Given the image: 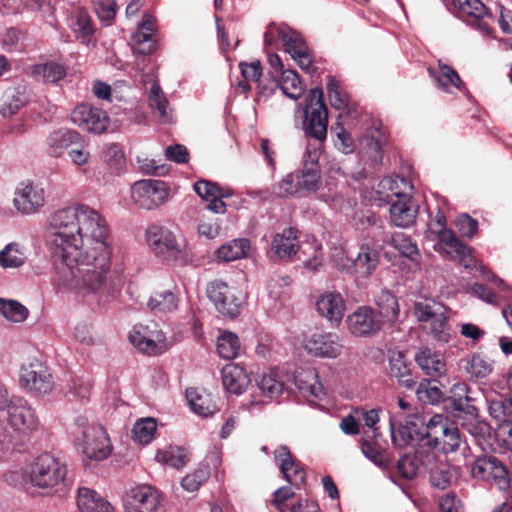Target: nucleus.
I'll return each instance as SVG.
<instances>
[{
    "mask_svg": "<svg viewBox=\"0 0 512 512\" xmlns=\"http://www.w3.org/2000/svg\"><path fill=\"white\" fill-rule=\"evenodd\" d=\"M44 240L59 292L87 298L108 290L113 246L108 223L96 209L85 204L57 209L47 219Z\"/></svg>",
    "mask_w": 512,
    "mask_h": 512,
    "instance_id": "f257e3e1",
    "label": "nucleus"
},
{
    "mask_svg": "<svg viewBox=\"0 0 512 512\" xmlns=\"http://www.w3.org/2000/svg\"><path fill=\"white\" fill-rule=\"evenodd\" d=\"M67 466L51 453H42L34 458L25 471L10 472L7 481L26 490L37 489L44 495H67L72 487L67 477Z\"/></svg>",
    "mask_w": 512,
    "mask_h": 512,
    "instance_id": "f03ea898",
    "label": "nucleus"
},
{
    "mask_svg": "<svg viewBox=\"0 0 512 512\" xmlns=\"http://www.w3.org/2000/svg\"><path fill=\"white\" fill-rule=\"evenodd\" d=\"M323 96L321 88H313L306 95L304 102L298 104V110L303 113V130L309 139L303 155V167L319 168L318 162L328 126V111Z\"/></svg>",
    "mask_w": 512,
    "mask_h": 512,
    "instance_id": "7ed1b4c3",
    "label": "nucleus"
},
{
    "mask_svg": "<svg viewBox=\"0 0 512 512\" xmlns=\"http://www.w3.org/2000/svg\"><path fill=\"white\" fill-rule=\"evenodd\" d=\"M6 411L12 431L0 433L1 456L22 451L28 434L37 430L40 423L35 408L21 396H12Z\"/></svg>",
    "mask_w": 512,
    "mask_h": 512,
    "instance_id": "20e7f679",
    "label": "nucleus"
},
{
    "mask_svg": "<svg viewBox=\"0 0 512 512\" xmlns=\"http://www.w3.org/2000/svg\"><path fill=\"white\" fill-rule=\"evenodd\" d=\"M75 425L78 430L77 445L87 458L101 461L111 454V440L101 425L90 423L84 416L77 417Z\"/></svg>",
    "mask_w": 512,
    "mask_h": 512,
    "instance_id": "39448f33",
    "label": "nucleus"
},
{
    "mask_svg": "<svg viewBox=\"0 0 512 512\" xmlns=\"http://www.w3.org/2000/svg\"><path fill=\"white\" fill-rule=\"evenodd\" d=\"M281 40L285 51L297 62L301 69L310 71L312 65V55L302 36L288 26L281 24L268 25L264 33V43L266 47L276 44Z\"/></svg>",
    "mask_w": 512,
    "mask_h": 512,
    "instance_id": "423d86ee",
    "label": "nucleus"
},
{
    "mask_svg": "<svg viewBox=\"0 0 512 512\" xmlns=\"http://www.w3.org/2000/svg\"><path fill=\"white\" fill-rule=\"evenodd\" d=\"M379 261L380 252L370 243L361 244L358 252L352 258H348L343 251H336L333 256L335 266L340 271L352 275L356 280L371 276Z\"/></svg>",
    "mask_w": 512,
    "mask_h": 512,
    "instance_id": "0eeeda50",
    "label": "nucleus"
},
{
    "mask_svg": "<svg viewBox=\"0 0 512 512\" xmlns=\"http://www.w3.org/2000/svg\"><path fill=\"white\" fill-rule=\"evenodd\" d=\"M46 201V183L41 179H25L15 187L12 204L21 216H33L43 210Z\"/></svg>",
    "mask_w": 512,
    "mask_h": 512,
    "instance_id": "6e6552de",
    "label": "nucleus"
},
{
    "mask_svg": "<svg viewBox=\"0 0 512 512\" xmlns=\"http://www.w3.org/2000/svg\"><path fill=\"white\" fill-rule=\"evenodd\" d=\"M421 442L427 449L440 448L444 453L456 451L461 444V436L457 427L448 426L441 414H435L425 424V433L421 434Z\"/></svg>",
    "mask_w": 512,
    "mask_h": 512,
    "instance_id": "1a4fd4ad",
    "label": "nucleus"
},
{
    "mask_svg": "<svg viewBox=\"0 0 512 512\" xmlns=\"http://www.w3.org/2000/svg\"><path fill=\"white\" fill-rule=\"evenodd\" d=\"M19 386L27 394L42 398L50 395L55 382L49 368L38 359H31L21 365Z\"/></svg>",
    "mask_w": 512,
    "mask_h": 512,
    "instance_id": "9d476101",
    "label": "nucleus"
},
{
    "mask_svg": "<svg viewBox=\"0 0 512 512\" xmlns=\"http://www.w3.org/2000/svg\"><path fill=\"white\" fill-rule=\"evenodd\" d=\"M170 192L169 184L157 179L138 180L130 189L133 204L144 210H154L165 204Z\"/></svg>",
    "mask_w": 512,
    "mask_h": 512,
    "instance_id": "9b49d317",
    "label": "nucleus"
},
{
    "mask_svg": "<svg viewBox=\"0 0 512 512\" xmlns=\"http://www.w3.org/2000/svg\"><path fill=\"white\" fill-rule=\"evenodd\" d=\"M414 315L418 321L430 323V333L436 341L441 343L450 341L451 330L446 309L440 303L434 301L416 302Z\"/></svg>",
    "mask_w": 512,
    "mask_h": 512,
    "instance_id": "f8f14e48",
    "label": "nucleus"
},
{
    "mask_svg": "<svg viewBox=\"0 0 512 512\" xmlns=\"http://www.w3.org/2000/svg\"><path fill=\"white\" fill-rule=\"evenodd\" d=\"M129 341L139 352L150 356L161 355L170 346L157 324L135 325L129 333Z\"/></svg>",
    "mask_w": 512,
    "mask_h": 512,
    "instance_id": "ddd939ff",
    "label": "nucleus"
},
{
    "mask_svg": "<svg viewBox=\"0 0 512 512\" xmlns=\"http://www.w3.org/2000/svg\"><path fill=\"white\" fill-rule=\"evenodd\" d=\"M418 455L422 467L429 472V481L433 487L444 490L457 481L460 475L459 467L438 459L431 449L425 454L420 451Z\"/></svg>",
    "mask_w": 512,
    "mask_h": 512,
    "instance_id": "4468645a",
    "label": "nucleus"
},
{
    "mask_svg": "<svg viewBox=\"0 0 512 512\" xmlns=\"http://www.w3.org/2000/svg\"><path fill=\"white\" fill-rule=\"evenodd\" d=\"M463 21L483 36H491L494 17L480 0H455Z\"/></svg>",
    "mask_w": 512,
    "mask_h": 512,
    "instance_id": "2eb2a0df",
    "label": "nucleus"
},
{
    "mask_svg": "<svg viewBox=\"0 0 512 512\" xmlns=\"http://www.w3.org/2000/svg\"><path fill=\"white\" fill-rule=\"evenodd\" d=\"M71 121L79 128L93 134L104 133L109 125V117L104 110L86 103L74 108Z\"/></svg>",
    "mask_w": 512,
    "mask_h": 512,
    "instance_id": "dca6fc26",
    "label": "nucleus"
},
{
    "mask_svg": "<svg viewBox=\"0 0 512 512\" xmlns=\"http://www.w3.org/2000/svg\"><path fill=\"white\" fill-rule=\"evenodd\" d=\"M343 348L341 337L335 333L316 332L304 340V349L315 357L335 359L342 354Z\"/></svg>",
    "mask_w": 512,
    "mask_h": 512,
    "instance_id": "f3484780",
    "label": "nucleus"
},
{
    "mask_svg": "<svg viewBox=\"0 0 512 512\" xmlns=\"http://www.w3.org/2000/svg\"><path fill=\"white\" fill-rule=\"evenodd\" d=\"M145 236L149 247L159 256H175L182 251V245L175 234L165 226L151 225L147 228Z\"/></svg>",
    "mask_w": 512,
    "mask_h": 512,
    "instance_id": "a211bd4d",
    "label": "nucleus"
},
{
    "mask_svg": "<svg viewBox=\"0 0 512 512\" xmlns=\"http://www.w3.org/2000/svg\"><path fill=\"white\" fill-rule=\"evenodd\" d=\"M428 232L437 236L438 242L435 245V250L440 254L453 256V252L463 254L466 251V245L446 228V218L441 211L438 210L435 218L428 223Z\"/></svg>",
    "mask_w": 512,
    "mask_h": 512,
    "instance_id": "6ab92c4d",
    "label": "nucleus"
},
{
    "mask_svg": "<svg viewBox=\"0 0 512 512\" xmlns=\"http://www.w3.org/2000/svg\"><path fill=\"white\" fill-rule=\"evenodd\" d=\"M207 296L223 315L234 318L239 315L241 300L236 296L235 290L222 281L211 282L207 287Z\"/></svg>",
    "mask_w": 512,
    "mask_h": 512,
    "instance_id": "aec40b11",
    "label": "nucleus"
},
{
    "mask_svg": "<svg viewBox=\"0 0 512 512\" xmlns=\"http://www.w3.org/2000/svg\"><path fill=\"white\" fill-rule=\"evenodd\" d=\"M123 504L126 512H156L160 495L149 485H139L126 492Z\"/></svg>",
    "mask_w": 512,
    "mask_h": 512,
    "instance_id": "412c9836",
    "label": "nucleus"
},
{
    "mask_svg": "<svg viewBox=\"0 0 512 512\" xmlns=\"http://www.w3.org/2000/svg\"><path fill=\"white\" fill-rule=\"evenodd\" d=\"M349 331L355 336H371L382 328V319L377 311L361 306L347 317Z\"/></svg>",
    "mask_w": 512,
    "mask_h": 512,
    "instance_id": "4be33fe9",
    "label": "nucleus"
},
{
    "mask_svg": "<svg viewBox=\"0 0 512 512\" xmlns=\"http://www.w3.org/2000/svg\"><path fill=\"white\" fill-rule=\"evenodd\" d=\"M450 398L449 411L452 416L462 425L463 421L475 419L478 416L477 408L471 403L468 396L469 387L464 382L453 385Z\"/></svg>",
    "mask_w": 512,
    "mask_h": 512,
    "instance_id": "5701e85b",
    "label": "nucleus"
},
{
    "mask_svg": "<svg viewBox=\"0 0 512 512\" xmlns=\"http://www.w3.org/2000/svg\"><path fill=\"white\" fill-rule=\"evenodd\" d=\"M318 313L327 319L331 326L337 327L341 323L346 310V303L337 291H324L316 301Z\"/></svg>",
    "mask_w": 512,
    "mask_h": 512,
    "instance_id": "b1692460",
    "label": "nucleus"
},
{
    "mask_svg": "<svg viewBox=\"0 0 512 512\" xmlns=\"http://www.w3.org/2000/svg\"><path fill=\"white\" fill-rule=\"evenodd\" d=\"M462 427L474 438L483 452L502 453L501 443L496 441L495 433H491L490 425L479 420L478 416L473 420L463 421Z\"/></svg>",
    "mask_w": 512,
    "mask_h": 512,
    "instance_id": "393cba45",
    "label": "nucleus"
},
{
    "mask_svg": "<svg viewBox=\"0 0 512 512\" xmlns=\"http://www.w3.org/2000/svg\"><path fill=\"white\" fill-rule=\"evenodd\" d=\"M414 360L426 376L432 380H437L447 374V364L444 355L429 347L420 348Z\"/></svg>",
    "mask_w": 512,
    "mask_h": 512,
    "instance_id": "a878e982",
    "label": "nucleus"
},
{
    "mask_svg": "<svg viewBox=\"0 0 512 512\" xmlns=\"http://www.w3.org/2000/svg\"><path fill=\"white\" fill-rule=\"evenodd\" d=\"M274 458L279 462L281 473L291 485L299 486L304 483L306 473L300 462L293 458L287 446H279L275 449Z\"/></svg>",
    "mask_w": 512,
    "mask_h": 512,
    "instance_id": "bb28decb",
    "label": "nucleus"
},
{
    "mask_svg": "<svg viewBox=\"0 0 512 512\" xmlns=\"http://www.w3.org/2000/svg\"><path fill=\"white\" fill-rule=\"evenodd\" d=\"M297 231L294 228H286L276 233L271 242L272 253L280 260H291L299 251Z\"/></svg>",
    "mask_w": 512,
    "mask_h": 512,
    "instance_id": "cd10ccee",
    "label": "nucleus"
},
{
    "mask_svg": "<svg viewBox=\"0 0 512 512\" xmlns=\"http://www.w3.org/2000/svg\"><path fill=\"white\" fill-rule=\"evenodd\" d=\"M75 38L86 46L95 45V26L87 10L78 8L70 17L69 23Z\"/></svg>",
    "mask_w": 512,
    "mask_h": 512,
    "instance_id": "c85d7f7f",
    "label": "nucleus"
},
{
    "mask_svg": "<svg viewBox=\"0 0 512 512\" xmlns=\"http://www.w3.org/2000/svg\"><path fill=\"white\" fill-rule=\"evenodd\" d=\"M389 211L391 222L395 226L407 228L415 222L418 206L412 201L411 197H404L392 201Z\"/></svg>",
    "mask_w": 512,
    "mask_h": 512,
    "instance_id": "c756f323",
    "label": "nucleus"
},
{
    "mask_svg": "<svg viewBox=\"0 0 512 512\" xmlns=\"http://www.w3.org/2000/svg\"><path fill=\"white\" fill-rule=\"evenodd\" d=\"M378 192L388 203L404 197H411L412 185L403 177H387L380 181Z\"/></svg>",
    "mask_w": 512,
    "mask_h": 512,
    "instance_id": "7c9ffc66",
    "label": "nucleus"
},
{
    "mask_svg": "<svg viewBox=\"0 0 512 512\" xmlns=\"http://www.w3.org/2000/svg\"><path fill=\"white\" fill-rule=\"evenodd\" d=\"M459 366L471 379H483L493 372L494 362L483 354L473 353L462 358Z\"/></svg>",
    "mask_w": 512,
    "mask_h": 512,
    "instance_id": "2f4dec72",
    "label": "nucleus"
},
{
    "mask_svg": "<svg viewBox=\"0 0 512 512\" xmlns=\"http://www.w3.org/2000/svg\"><path fill=\"white\" fill-rule=\"evenodd\" d=\"M294 380L296 387L304 397L321 399L325 395L324 386L319 381L314 369L298 371Z\"/></svg>",
    "mask_w": 512,
    "mask_h": 512,
    "instance_id": "473e14b6",
    "label": "nucleus"
},
{
    "mask_svg": "<svg viewBox=\"0 0 512 512\" xmlns=\"http://www.w3.org/2000/svg\"><path fill=\"white\" fill-rule=\"evenodd\" d=\"M149 107L161 123H168L172 119L168 99L156 80H151L150 88L147 90Z\"/></svg>",
    "mask_w": 512,
    "mask_h": 512,
    "instance_id": "72a5a7b5",
    "label": "nucleus"
},
{
    "mask_svg": "<svg viewBox=\"0 0 512 512\" xmlns=\"http://www.w3.org/2000/svg\"><path fill=\"white\" fill-rule=\"evenodd\" d=\"M81 140V135L70 129H60L51 133L47 139L49 153L54 157H61L65 152Z\"/></svg>",
    "mask_w": 512,
    "mask_h": 512,
    "instance_id": "f704fd0d",
    "label": "nucleus"
},
{
    "mask_svg": "<svg viewBox=\"0 0 512 512\" xmlns=\"http://www.w3.org/2000/svg\"><path fill=\"white\" fill-rule=\"evenodd\" d=\"M76 502L80 512H115L108 501L86 487L78 489Z\"/></svg>",
    "mask_w": 512,
    "mask_h": 512,
    "instance_id": "c9c22d12",
    "label": "nucleus"
},
{
    "mask_svg": "<svg viewBox=\"0 0 512 512\" xmlns=\"http://www.w3.org/2000/svg\"><path fill=\"white\" fill-rule=\"evenodd\" d=\"M225 389L233 394H242L249 384V378L239 364H227L221 371Z\"/></svg>",
    "mask_w": 512,
    "mask_h": 512,
    "instance_id": "e433bc0d",
    "label": "nucleus"
},
{
    "mask_svg": "<svg viewBox=\"0 0 512 512\" xmlns=\"http://www.w3.org/2000/svg\"><path fill=\"white\" fill-rule=\"evenodd\" d=\"M389 374L398 384L406 389L416 386V379L412 375L410 365L402 353L393 354L389 360Z\"/></svg>",
    "mask_w": 512,
    "mask_h": 512,
    "instance_id": "4c0bfd02",
    "label": "nucleus"
},
{
    "mask_svg": "<svg viewBox=\"0 0 512 512\" xmlns=\"http://www.w3.org/2000/svg\"><path fill=\"white\" fill-rule=\"evenodd\" d=\"M428 72L438 87L444 92H452V88H461L462 81L456 70L442 61L438 62L437 68L429 67Z\"/></svg>",
    "mask_w": 512,
    "mask_h": 512,
    "instance_id": "58836bf2",
    "label": "nucleus"
},
{
    "mask_svg": "<svg viewBox=\"0 0 512 512\" xmlns=\"http://www.w3.org/2000/svg\"><path fill=\"white\" fill-rule=\"evenodd\" d=\"M28 258L27 248L19 242H10L0 250V267L3 269H18Z\"/></svg>",
    "mask_w": 512,
    "mask_h": 512,
    "instance_id": "ea45409f",
    "label": "nucleus"
},
{
    "mask_svg": "<svg viewBox=\"0 0 512 512\" xmlns=\"http://www.w3.org/2000/svg\"><path fill=\"white\" fill-rule=\"evenodd\" d=\"M29 94L25 85L9 88L4 93V103L0 109L4 117L17 113L28 102Z\"/></svg>",
    "mask_w": 512,
    "mask_h": 512,
    "instance_id": "a19ab883",
    "label": "nucleus"
},
{
    "mask_svg": "<svg viewBox=\"0 0 512 512\" xmlns=\"http://www.w3.org/2000/svg\"><path fill=\"white\" fill-rule=\"evenodd\" d=\"M391 438L394 445L402 448L409 445L412 441L418 440L419 446L421 445V434L425 433V426L421 431L416 427L415 423H407L406 425L396 426L393 422L390 423Z\"/></svg>",
    "mask_w": 512,
    "mask_h": 512,
    "instance_id": "79ce46f5",
    "label": "nucleus"
},
{
    "mask_svg": "<svg viewBox=\"0 0 512 512\" xmlns=\"http://www.w3.org/2000/svg\"><path fill=\"white\" fill-rule=\"evenodd\" d=\"M31 74L32 77L37 81L53 84L57 83L65 77L66 70L63 65L55 61H48L34 65L32 67Z\"/></svg>",
    "mask_w": 512,
    "mask_h": 512,
    "instance_id": "37998d69",
    "label": "nucleus"
},
{
    "mask_svg": "<svg viewBox=\"0 0 512 512\" xmlns=\"http://www.w3.org/2000/svg\"><path fill=\"white\" fill-rule=\"evenodd\" d=\"M147 306L155 314L171 313L178 308V300L171 290H158L150 296Z\"/></svg>",
    "mask_w": 512,
    "mask_h": 512,
    "instance_id": "c03bdc74",
    "label": "nucleus"
},
{
    "mask_svg": "<svg viewBox=\"0 0 512 512\" xmlns=\"http://www.w3.org/2000/svg\"><path fill=\"white\" fill-rule=\"evenodd\" d=\"M250 250L248 239L241 238L223 244L216 251V257L225 262L234 261L245 257Z\"/></svg>",
    "mask_w": 512,
    "mask_h": 512,
    "instance_id": "a18cd8bd",
    "label": "nucleus"
},
{
    "mask_svg": "<svg viewBox=\"0 0 512 512\" xmlns=\"http://www.w3.org/2000/svg\"><path fill=\"white\" fill-rule=\"evenodd\" d=\"M186 399L192 411L200 416L206 417L217 411V407L207 395H202L194 388L186 390Z\"/></svg>",
    "mask_w": 512,
    "mask_h": 512,
    "instance_id": "49530a36",
    "label": "nucleus"
},
{
    "mask_svg": "<svg viewBox=\"0 0 512 512\" xmlns=\"http://www.w3.org/2000/svg\"><path fill=\"white\" fill-rule=\"evenodd\" d=\"M378 315L383 322H394L399 314V304L396 297L389 291H382L377 300Z\"/></svg>",
    "mask_w": 512,
    "mask_h": 512,
    "instance_id": "de8ad7c7",
    "label": "nucleus"
},
{
    "mask_svg": "<svg viewBox=\"0 0 512 512\" xmlns=\"http://www.w3.org/2000/svg\"><path fill=\"white\" fill-rule=\"evenodd\" d=\"M241 350L239 338L236 334L225 331L217 339V352L223 359H234Z\"/></svg>",
    "mask_w": 512,
    "mask_h": 512,
    "instance_id": "09e8293b",
    "label": "nucleus"
},
{
    "mask_svg": "<svg viewBox=\"0 0 512 512\" xmlns=\"http://www.w3.org/2000/svg\"><path fill=\"white\" fill-rule=\"evenodd\" d=\"M391 243L401 255L412 262L418 263L420 252L416 242H414L411 237L402 232L395 233L391 237Z\"/></svg>",
    "mask_w": 512,
    "mask_h": 512,
    "instance_id": "8fccbe9b",
    "label": "nucleus"
},
{
    "mask_svg": "<svg viewBox=\"0 0 512 512\" xmlns=\"http://www.w3.org/2000/svg\"><path fill=\"white\" fill-rule=\"evenodd\" d=\"M279 88L287 97L294 100L299 99L305 91L298 74L293 70L282 72Z\"/></svg>",
    "mask_w": 512,
    "mask_h": 512,
    "instance_id": "3c124183",
    "label": "nucleus"
},
{
    "mask_svg": "<svg viewBox=\"0 0 512 512\" xmlns=\"http://www.w3.org/2000/svg\"><path fill=\"white\" fill-rule=\"evenodd\" d=\"M427 450H428L427 447L423 446L421 444L416 449L413 456L404 455L399 459L397 468H398V472L400 473V475L403 478H405L407 480H411L414 477H416L420 467L422 466V463L420 462L418 454L420 451H423V453L425 454L427 452Z\"/></svg>",
    "mask_w": 512,
    "mask_h": 512,
    "instance_id": "603ef678",
    "label": "nucleus"
},
{
    "mask_svg": "<svg viewBox=\"0 0 512 512\" xmlns=\"http://www.w3.org/2000/svg\"><path fill=\"white\" fill-rule=\"evenodd\" d=\"M273 194L279 198L302 196L297 173L293 172L285 175L273 186Z\"/></svg>",
    "mask_w": 512,
    "mask_h": 512,
    "instance_id": "864d4df0",
    "label": "nucleus"
},
{
    "mask_svg": "<svg viewBox=\"0 0 512 512\" xmlns=\"http://www.w3.org/2000/svg\"><path fill=\"white\" fill-rule=\"evenodd\" d=\"M26 38L25 31L17 28H8L1 34L0 43L7 52H21L26 48Z\"/></svg>",
    "mask_w": 512,
    "mask_h": 512,
    "instance_id": "5fc2aeb1",
    "label": "nucleus"
},
{
    "mask_svg": "<svg viewBox=\"0 0 512 512\" xmlns=\"http://www.w3.org/2000/svg\"><path fill=\"white\" fill-rule=\"evenodd\" d=\"M296 173L299 178L302 196H306L319 189L321 184L319 168L303 167L301 171H297Z\"/></svg>",
    "mask_w": 512,
    "mask_h": 512,
    "instance_id": "6e6d98bb",
    "label": "nucleus"
},
{
    "mask_svg": "<svg viewBox=\"0 0 512 512\" xmlns=\"http://www.w3.org/2000/svg\"><path fill=\"white\" fill-rule=\"evenodd\" d=\"M156 428L157 424L154 418L139 419L132 428L133 439L140 444L146 445L154 438Z\"/></svg>",
    "mask_w": 512,
    "mask_h": 512,
    "instance_id": "4d7b16f0",
    "label": "nucleus"
},
{
    "mask_svg": "<svg viewBox=\"0 0 512 512\" xmlns=\"http://www.w3.org/2000/svg\"><path fill=\"white\" fill-rule=\"evenodd\" d=\"M488 411L490 416L500 423L512 419V396L510 398L499 396L488 400Z\"/></svg>",
    "mask_w": 512,
    "mask_h": 512,
    "instance_id": "13d9d810",
    "label": "nucleus"
},
{
    "mask_svg": "<svg viewBox=\"0 0 512 512\" xmlns=\"http://www.w3.org/2000/svg\"><path fill=\"white\" fill-rule=\"evenodd\" d=\"M257 385L263 395L270 400L280 396L284 390L283 382L274 371L263 374Z\"/></svg>",
    "mask_w": 512,
    "mask_h": 512,
    "instance_id": "bf43d9fd",
    "label": "nucleus"
},
{
    "mask_svg": "<svg viewBox=\"0 0 512 512\" xmlns=\"http://www.w3.org/2000/svg\"><path fill=\"white\" fill-rule=\"evenodd\" d=\"M155 459L173 468H181L186 464V455L179 447H169L156 453Z\"/></svg>",
    "mask_w": 512,
    "mask_h": 512,
    "instance_id": "052dcab7",
    "label": "nucleus"
},
{
    "mask_svg": "<svg viewBox=\"0 0 512 512\" xmlns=\"http://www.w3.org/2000/svg\"><path fill=\"white\" fill-rule=\"evenodd\" d=\"M0 313L7 320L19 323L26 319L28 310L17 301L0 299Z\"/></svg>",
    "mask_w": 512,
    "mask_h": 512,
    "instance_id": "680f3d73",
    "label": "nucleus"
},
{
    "mask_svg": "<svg viewBox=\"0 0 512 512\" xmlns=\"http://www.w3.org/2000/svg\"><path fill=\"white\" fill-rule=\"evenodd\" d=\"M328 98L331 106L335 109H344L348 105V96L342 91L340 83L333 77H329L327 82Z\"/></svg>",
    "mask_w": 512,
    "mask_h": 512,
    "instance_id": "e2e57ef3",
    "label": "nucleus"
},
{
    "mask_svg": "<svg viewBox=\"0 0 512 512\" xmlns=\"http://www.w3.org/2000/svg\"><path fill=\"white\" fill-rule=\"evenodd\" d=\"M209 476L210 469L208 466L199 467L182 479L181 486L188 492H195L204 482L207 481Z\"/></svg>",
    "mask_w": 512,
    "mask_h": 512,
    "instance_id": "0e129e2a",
    "label": "nucleus"
},
{
    "mask_svg": "<svg viewBox=\"0 0 512 512\" xmlns=\"http://www.w3.org/2000/svg\"><path fill=\"white\" fill-rule=\"evenodd\" d=\"M360 448L363 455L378 466L386 463L384 449L375 440L362 439Z\"/></svg>",
    "mask_w": 512,
    "mask_h": 512,
    "instance_id": "69168bd1",
    "label": "nucleus"
},
{
    "mask_svg": "<svg viewBox=\"0 0 512 512\" xmlns=\"http://www.w3.org/2000/svg\"><path fill=\"white\" fill-rule=\"evenodd\" d=\"M494 456H478L471 465V475L474 478L490 480L494 465Z\"/></svg>",
    "mask_w": 512,
    "mask_h": 512,
    "instance_id": "338daca9",
    "label": "nucleus"
},
{
    "mask_svg": "<svg viewBox=\"0 0 512 512\" xmlns=\"http://www.w3.org/2000/svg\"><path fill=\"white\" fill-rule=\"evenodd\" d=\"M94 11L99 20L105 25H111L117 13L115 0H94Z\"/></svg>",
    "mask_w": 512,
    "mask_h": 512,
    "instance_id": "774afa93",
    "label": "nucleus"
}]
</instances>
